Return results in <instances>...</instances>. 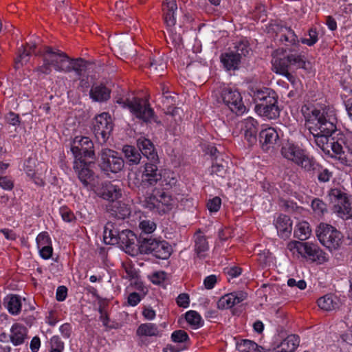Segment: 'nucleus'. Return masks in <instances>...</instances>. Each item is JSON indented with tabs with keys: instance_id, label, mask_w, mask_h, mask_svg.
I'll list each match as a JSON object with an SVG mask.
<instances>
[{
	"instance_id": "23",
	"label": "nucleus",
	"mask_w": 352,
	"mask_h": 352,
	"mask_svg": "<svg viewBox=\"0 0 352 352\" xmlns=\"http://www.w3.org/2000/svg\"><path fill=\"white\" fill-rule=\"evenodd\" d=\"M259 140L262 149L267 151L273 148L279 140L277 131L274 128H267L262 130L259 134Z\"/></svg>"
},
{
	"instance_id": "16",
	"label": "nucleus",
	"mask_w": 352,
	"mask_h": 352,
	"mask_svg": "<svg viewBox=\"0 0 352 352\" xmlns=\"http://www.w3.org/2000/svg\"><path fill=\"white\" fill-rule=\"evenodd\" d=\"M71 151L74 155L75 160H84L94 157V143L88 137H76L73 141Z\"/></svg>"
},
{
	"instance_id": "47",
	"label": "nucleus",
	"mask_w": 352,
	"mask_h": 352,
	"mask_svg": "<svg viewBox=\"0 0 352 352\" xmlns=\"http://www.w3.org/2000/svg\"><path fill=\"white\" fill-rule=\"evenodd\" d=\"M234 49L236 50L235 54H239L240 58L242 56H248L251 52L249 43L246 40H241L239 42H236L234 45Z\"/></svg>"
},
{
	"instance_id": "42",
	"label": "nucleus",
	"mask_w": 352,
	"mask_h": 352,
	"mask_svg": "<svg viewBox=\"0 0 352 352\" xmlns=\"http://www.w3.org/2000/svg\"><path fill=\"white\" fill-rule=\"evenodd\" d=\"M185 318L187 322L194 329H198L204 324V321L200 314L196 311L190 310L187 311Z\"/></svg>"
},
{
	"instance_id": "46",
	"label": "nucleus",
	"mask_w": 352,
	"mask_h": 352,
	"mask_svg": "<svg viewBox=\"0 0 352 352\" xmlns=\"http://www.w3.org/2000/svg\"><path fill=\"white\" fill-rule=\"evenodd\" d=\"M309 38H302L300 42L309 47L314 45L318 41V32L316 27H311L308 30Z\"/></svg>"
},
{
	"instance_id": "15",
	"label": "nucleus",
	"mask_w": 352,
	"mask_h": 352,
	"mask_svg": "<svg viewBox=\"0 0 352 352\" xmlns=\"http://www.w3.org/2000/svg\"><path fill=\"white\" fill-rule=\"evenodd\" d=\"M129 111L137 118L146 123L151 122L155 116L154 110L151 107L149 101L146 98L133 96Z\"/></svg>"
},
{
	"instance_id": "13",
	"label": "nucleus",
	"mask_w": 352,
	"mask_h": 352,
	"mask_svg": "<svg viewBox=\"0 0 352 352\" xmlns=\"http://www.w3.org/2000/svg\"><path fill=\"white\" fill-rule=\"evenodd\" d=\"M221 97L226 105L236 115H242L246 110L240 92L234 87L224 85L221 89Z\"/></svg>"
},
{
	"instance_id": "48",
	"label": "nucleus",
	"mask_w": 352,
	"mask_h": 352,
	"mask_svg": "<svg viewBox=\"0 0 352 352\" xmlns=\"http://www.w3.org/2000/svg\"><path fill=\"white\" fill-rule=\"evenodd\" d=\"M122 267L126 273V275L123 276V278L130 280L139 278L138 271L135 270L133 265L131 262L128 261L122 263Z\"/></svg>"
},
{
	"instance_id": "50",
	"label": "nucleus",
	"mask_w": 352,
	"mask_h": 352,
	"mask_svg": "<svg viewBox=\"0 0 352 352\" xmlns=\"http://www.w3.org/2000/svg\"><path fill=\"white\" fill-rule=\"evenodd\" d=\"M56 61L57 63L55 65L54 69L58 72H65V69L67 68V65L69 61V56L61 51Z\"/></svg>"
},
{
	"instance_id": "20",
	"label": "nucleus",
	"mask_w": 352,
	"mask_h": 352,
	"mask_svg": "<svg viewBox=\"0 0 352 352\" xmlns=\"http://www.w3.org/2000/svg\"><path fill=\"white\" fill-rule=\"evenodd\" d=\"M97 195L111 203L122 197V190L119 186L113 184L111 182H105L97 189Z\"/></svg>"
},
{
	"instance_id": "26",
	"label": "nucleus",
	"mask_w": 352,
	"mask_h": 352,
	"mask_svg": "<svg viewBox=\"0 0 352 352\" xmlns=\"http://www.w3.org/2000/svg\"><path fill=\"white\" fill-rule=\"evenodd\" d=\"M28 330L24 325L14 323L10 329V340L14 346L21 345L28 338Z\"/></svg>"
},
{
	"instance_id": "59",
	"label": "nucleus",
	"mask_w": 352,
	"mask_h": 352,
	"mask_svg": "<svg viewBox=\"0 0 352 352\" xmlns=\"http://www.w3.org/2000/svg\"><path fill=\"white\" fill-rule=\"evenodd\" d=\"M0 187L6 190H12L14 188V182L8 176H0Z\"/></svg>"
},
{
	"instance_id": "41",
	"label": "nucleus",
	"mask_w": 352,
	"mask_h": 352,
	"mask_svg": "<svg viewBox=\"0 0 352 352\" xmlns=\"http://www.w3.org/2000/svg\"><path fill=\"white\" fill-rule=\"evenodd\" d=\"M318 307L325 311H331L335 309L337 307V302L335 300V298L329 294L325 295L320 298L317 300Z\"/></svg>"
},
{
	"instance_id": "31",
	"label": "nucleus",
	"mask_w": 352,
	"mask_h": 352,
	"mask_svg": "<svg viewBox=\"0 0 352 352\" xmlns=\"http://www.w3.org/2000/svg\"><path fill=\"white\" fill-rule=\"evenodd\" d=\"M88 61L82 58H72L69 56V61L65 73L75 72L79 78L82 76L87 70Z\"/></svg>"
},
{
	"instance_id": "63",
	"label": "nucleus",
	"mask_w": 352,
	"mask_h": 352,
	"mask_svg": "<svg viewBox=\"0 0 352 352\" xmlns=\"http://www.w3.org/2000/svg\"><path fill=\"white\" fill-rule=\"evenodd\" d=\"M217 283V277L216 275H210L205 278L204 280V287L207 289H212L214 287Z\"/></svg>"
},
{
	"instance_id": "38",
	"label": "nucleus",
	"mask_w": 352,
	"mask_h": 352,
	"mask_svg": "<svg viewBox=\"0 0 352 352\" xmlns=\"http://www.w3.org/2000/svg\"><path fill=\"white\" fill-rule=\"evenodd\" d=\"M122 151L126 163L130 166L137 165L140 162L142 157L139 150L135 147L131 145H125L123 146Z\"/></svg>"
},
{
	"instance_id": "54",
	"label": "nucleus",
	"mask_w": 352,
	"mask_h": 352,
	"mask_svg": "<svg viewBox=\"0 0 352 352\" xmlns=\"http://www.w3.org/2000/svg\"><path fill=\"white\" fill-rule=\"evenodd\" d=\"M171 339L174 342L183 343L189 340V336L185 331L177 330L171 334Z\"/></svg>"
},
{
	"instance_id": "60",
	"label": "nucleus",
	"mask_w": 352,
	"mask_h": 352,
	"mask_svg": "<svg viewBox=\"0 0 352 352\" xmlns=\"http://www.w3.org/2000/svg\"><path fill=\"white\" fill-rule=\"evenodd\" d=\"M6 122L11 125L16 126L21 122L19 115L10 111L5 117Z\"/></svg>"
},
{
	"instance_id": "33",
	"label": "nucleus",
	"mask_w": 352,
	"mask_h": 352,
	"mask_svg": "<svg viewBox=\"0 0 352 352\" xmlns=\"http://www.w3.org/2000/svg\"><path fill=\"white\" fill-rule=\"evenodd\" d=\"M275 226L277 229L278 235L281 238L289 237L292 232V221L287 215L283 214H280L275 221Z\"/></svg>"
},
{
	"instance_id": "25",
	"label": "nucleus",
	"mask_w": 352,
	"mask_h": 352,
	"mask_svg": "<svg viewBox=\"0 0 352 352\" xmlns=\"http://www.w3.org/2000/svg\"><path fill=\"white\" fill-rule=\"evenodd\" d=\"M241 129L244 131L245 140L250 144L256 142L258 122L252 117H248L241 122Z\"/></svg>"
},
{
	"instance_id": "32",
	"label": "nucleus",
	"mask_w": 352,
	"mask_h": 352,
	"mask_svg": "<svg viewBox=\"0 0 352 352\" xmlns=\"http://www.w3.org/2000/svg\"><path fill=\"white\" fill-rule=\"evenodd\" d=\"M299 343V336L291 334L284 339L272 352H294Z\"/></svg>"
},
{
	"instance_id": "49",
	"label": "nucleus",
	"mask_w": 352,
	"mask_h": 352,
	"mask_svg": "<svg viewBox=\"0 0 352 352\" xmlns=\"http://www.w3.org/2000/svg\"><path fill=\"white\" fill-rule=\"evenodd\" d=\"M311 208L317 216H322L327 212V205L321 199L315 198L311 202Z\"/></svg>"
},
{
	"instance_id": "24",
	"label": "nucleus",
	"mask_w": 352,
	"mask_h": 352,
	"mask_svg": "<svg viewBox=\"0 0 352 352\" xmlns=\"http://www.w3.org/2000/svg\"><path fill=\"white\" fill-rule=\"evenodd\" d=\"M137 236L129 230H123L118 236V245L125 250L126 252L133 251L137 246L136 242H138Z\"/></svg>"
},
{
	"instance_id": "3",
	"label": "nucleus",
	"mask_w": 352,
	"mask_h": 352,
	"mask_svg": "<svg viewBox=\"0 0 352 352\" xmlns=\"http://www.w3.org/2000/svg\"><path fill=\"white\" fill-rule=\"evenodd\" d=\"M177 182L175 177H166L161 186L155 187L152 193L145 198L146 207L160 214L171 210L174 199L168 190L176 185Z\"/></svg>"
},
{
	"instance_id": "52",
	"label": "nucleus",
	"mask_w": 352,
	"mask_h": 352,
	"mask_svg": "<svg viewBox=\"0 0 352 352\" xmlns=\"http://www.w3.org/2000/svg\"><path fill=\"white\" fill-rule=\"evenodd\" d=\"M315 173L318 174V179L320 182H327L333 176L332 172L329 171L327 168L319 165L318 170H316Z\"/></svg>"
},
{
	"instance_id": "40",
	"label": "nucleus",
	"mask_w": 352,
	"mask_h": 352,
	"mask_svg": "<svg viewBox=\"0 0 352 352\" xmlns=\"http://www.w3.org/2000/svg\"><path fill=\"white\" fill-rule=\"evenodd\" d=\"M311 230L307 221H302L297 224L294 230V236L300 241L307 239L311 235Z\"/></svg>"
},
{
	"instance_id": "21",
	"label": "nucleus",
	"mask_w": 352,
	"mask_h": 352,
	"mask_svg": "<svg viewBox=\"0 0 352 352\" xmlns=\"http://www.w3.org/2000/svg\"><path fill=\"white\" fill-rule=\"evenodd\" d=\"M306 151L298 145L292 142H287L281 148L282 155L288 160L297 164Z\"/></svg>"
},
{
	"instance_id": "14",
	"label": "nucleus",
	"mask_w": 352,
	"mask_h": 352,
	"mask_svg": "<svg viewBox=\"0 0 352 352\" xmlns=\"http://www.w3.org/2000/svg\"><path fill=\"white\" fill-rule=\"evenodd\" d=\"M113 129V123L109 113L104 112L95 117L93 131L100 144L105 143Z\"/></svg>"
},
{
	"instance_id": "8",
	"label": "nucleus",
	"mask_w": 352,
	"mask_h": 352,
	"mask_svg": "<svg viewBox=\"0 0 352 352\" xmlns=\"http://www.w3.org/2000/svg\"><path fill=\"white\" fill-rule=\"evenodd\" d=\"M287 248L292 254L297 253L312 262L322 263L327 261L325 253L317 245L311 243L292 241L288 243Z\"/></svg>"
},
{
	"instance_id": "39",
	"label": "nucleus",
	"mask_w": 352,
	"mask_h": 352,
	"mask_svg": "<svg viewBox=\"0 0 352 352\" xmlns=\"http://www.w3.org/2000/svg\"><path fill=\"white\" fill-rule=\"evenodd\" d=\"M296 165L300 166L307 172L315 174L316 170L319 168L320 164L313 157L305 153Z\"/></svg>"
},
{
	"instance_id": "1",
	"label": "nucleus",
	"mask_w": 352,
	"mask_h": 352,
	"mask_svg": "<svg viewBox=\"0 0 352 352\" xmlns=\"http://www.w3.org/2000/svg\"><path fill=\"white\" fill-rule=\"evenodd\" d=\"M307 123L314 124L315 142L325 153H330V138L336 130L338 119L336 109L330 106L304 104L300 110Z\"/></svg>"
},
{
	"instance_id": "51",
	"label": "nucleus",
	"mask_w": 352,
	"mask_h": 352,
	"mask_svg": "<svg viewBox=\"0 0 352 352\" xmlns=\"http://www.w3.org/2000/svg\"><path fill=\"white\" fill-rule=\"evenodd\" d=\"M60 214L63 220L67 223L75 222L76 217L74 212L67 206H63L60 208Z\"/></svg>"
},
{
	"instance_id": "37",
	"label": "nucleus",
	"mask_w": 352,
	"mask_h": 352,
	"mask_svg": "<svg viewBox=\"0 0 352 352\" xmlns=\"http://www.w3.org/2000/svg\"><path fill=\"white\" fill-rule=\"evenodd\" d=\"M120 232L116 228L115 223L108 222L104 229V241L107 244L111 245L118 243V236H119Z\"/></svg>"
},
{
	"instance_id": "7",
	"label": "nucleus",
	"mask_w": 352,
	"mask_h": 352,
	"mask_svg": "<svg viewBox=\"0 0 352 352\" xmlns=\"http://www.w3.org/2000/svg\"><path fill=\"white\" fill-rule=\"evenodd\" d=\"M272 65L276 74H282L288 71L305 68L306 60L305 56L298 53L291 52L283 57L278 56L276 54H273Z\"/></svg>"
},
{
	"instance_id": "18",
	"label": "nucleus",
	"mask_w": 352,
	"mask_h": 352,
	"mask_svg": "<svg viewBox=\"0 0 352 352\" xmlns=\"http://www.w3.org/2000/svg\"><path fill=\"white\" fill-rule=\"evenodd\" d=\"M89 166L90 162H87L85 160H74V170L85 188H91L96 178L95 173L90 169Z\"/></svg>"
},
{
	"instance_id": "11",
	"label": "nucleus",
	"mask_w": 352,
	"mask_h": 352,
	"mask_svg": "<svg viewBox=\"0 0 352 352\" xmlns=\"http://www.w3.org/2000/svg\"><path fill=\"white\" fill-rule=\"evenodd\" d=\"M100 157L99 166L101 170L107 174L119 173L124 168V160L116 151L103 148L100 153Z\"/></svg>"
},
{
	"instance_id": "35",
	"label": "nucleus",
	"mask_w": 352,
	"mask_h": 352,
	"mask_svg": "<svg viewBox=\"0 0 352 352\" xmlns=\"http://www.w3.org/2000/svg\"><path fill=\"white\" fill-rule=\"evenodd\" d=\"M221 62L227 70H235L239 68L241 58L239 54L233 52H225L220 56Z\"/></svg>"
},
{
	"instance_id": "57",
	"label": "nucleus",
	"mask_w": 352,
	"mask_h": 352,
	"mask_svg": "<svg viewBox=\"0 0 352 352\" xmlns=\"http://www.w3.org/2000/svg\"><path fill=\"white\" fill-rule=\"evenodd\" d=\"M166 278V274L163 271L155 272L149 276L150 280L155 285H160Z\"/></svg>"
},
{
	"instance_id": "62",
	"label": "nucleus",
	"mask_w": 352,
	"mask_h": 352,
	"mask_svg": "<svg viewBox=\"0 0 352 352\" xmlns=\"http://www.w3.org/2000/svg\"><path fill=\"white\" fill-rule=\"evenodd\" d=\"M177 304L179 307L186 308L189 306L190 299L187 294H180L176 300Z\"/></svg>"
},
{
	"instance_id": "12",
	"label": "nucleus",
	"mask_w": 352,
	"mask_h": 352,
	"mask_svg": "<svg viewBox=\"0 0 352 352\" xmlns=\"http://www.w3.org/2000/svg\"><path fill=\"white\" fill-rule=\"evenodd\" d=\"M166 177H175L174 173L164 172L162 173L156 165V162L146 163L142 174L141 185L144 187L161 186Z\"/></svg>"
},
{
	"instance_id": "61",
	"label": "nucleus",
	"mask_w": 352,
	"mask_h": 352,
	"mask_svg": "<svg viewBox=\"0 0 352 352\" xmlns=\"http://www.w3.org/2000/svg\"><path fill=\"white\" fill-rule=\"evenodd\" d=\"M51 349H56L63 351L64 349V343L60 338L57 336H53L50 340Z\"/></svg>"
},
{
	"instance_id": "45",
	"label": "nucleus",
	"mask_w": 352,
	"mask_h": 352,
	"mask_svg": "<svg viewBox=\"0 0 352 352\" xmlns=\"http://www.w3.org/2000/svg\"><path fill=\"white\" fill-rule=\"evenodd\" d=\"M228 169L227 162L221 160L219 162L217 158H215V161L213 162L210 168V173L212 175H216L221 177H224Z\"/></svg>"
},
{
	"instance_id": "64",
	"label": "nucleus",
	"mask_w": 352,
	"mask_h": 352,
	"mask_svg": "<svg viewBox=\"0 0 352 352\" xmlns=\"http://www.w3.org/2000/svg\"><path fill=\"white\" fill-rule=\"evenodd\" d=\"M242 269L238 266H233L225 269V273L230 278H236L241 274Z\"/></svg>"
},
{
	"instance_id": "36",
	"label": "nucleus",
	"mask_w": 352,
	"mask_h": 352,
	"mask_svg": "<svg viewBox=\"0 0 352 352\" xmlns=\"http://www.w3.org/2000/svg\"><path fill=\"white\" fill-rule=\"evenodd\" d=\"M161 334L157 325L155 323L141 324L136 330V335L139 337H158Z\"/></svg>"
},
{
	"instance_id": "34",
	"label": "nucleus",
	"mask_w": 352,
	"mask_h": 352,
	"mask_svg": "<svg viewBox=\"0 0 352 352\" xmlns=\"http://www.w3.org/2000/svg\"><path fill=\"white\" fill-rule=\"evenodd\" d=\"M3 304L8 312L13 316H17L21 311V298L19 295L9 294L6 296L3 299Z\"/></svg>"
},
{
	"instance_id": "22",
	"label": "nucleus",
	"mask_w": 352,
	"mask_h": 352,
	"mask_svg": "<svg viewBox=\"0 0 352 352\" xmlns=\"http://www.w3.org/2000/svg\"><path fill=\"white\" fill-rule=\"evenodd\" d=\"M177 10L176 0H164L162 12L164 23L168 28L173 27L176 23L175 12Z\"/></svg>"
},
{
	"instance_id": "10",
	"label": "nucleus",
	"mask_w": 352,
	"mask_h": 352,
	"mask_svg": "<svg viewBox=\"0 0 352 352\" xmlns=\"http://www.w3.org/2000/svg\"><path fill=\"white\" fill-rule=\"evenodd\" d=\"M316 233L320 243L331 250L338 249L342 244V233L331 225L320 223Z\"/></svg>"
},
{
	"instance_id": "9",
	"label": "nucleus",
	"mask_w": 352,
	"mask_h": 352,
	"mask_svg": "<svg viewBox=\"0 0 352 352\" xmlns=\"http://www.w3.org/2000/svg\"><path fill=\"white\" fill-rule=\"evenodd\" d=\"M330 201L333 204V212L343 219H349L352 217V210L348 195L344 188H331L328 192Z\"/></svg>"
},
{
	"instance_id": "43",
	"label": "nucleus",
	"mask_w": 352,
	"mask_h": 352,
	"mask_svg": "<svg viewBox=\"0 0 352 352\" xmlns=\"http://www.w3.org/2000/svg\"><path fill=\"white\" fill-rule=\"evenodd\" d=\"M237 347L239 350L243 352H261V349H263L254 341L247 339L241 340L240 342H237Z\"/></svg>"
},
{
	"instance_id": "44",
	"label": "nucleus",
	"mask_w": 352,
	"mask_h": 352,
	"mask_svg": "<svg viewBox=\"0 0 352 352\" xmlns=\"http://www.w3.org/2000/svg\"><path fill=\"white\" fill-rule=\"evenodd\" d=\"M99 312L100 314V320L102 322L103 326L105 327L106 330L108 331L120 328V324L117 322L111 321L109 314L103 307H100Z\"/></svg>"
},
{
	"instance_id": "30",
	"label": "nucleus",
	"mask_w": 352,
	"mask_h": 352,
	"mask_svg": "<svg viewBox=\"0 0 352 352\" xmlns=\"http://www.w3.org/2000/svg\"><path fill=\"white\" fill-rule=\"evenodd\" d=\"M107 211L112 217L119 219H124L129 217L131 211L129 208L124 203L116 200L107 206Z\"/></svg>"
},
{
	"instance_id": "4",
	"label": "nucleus",
	"mask_w": 352,
	"mask_h": 352,
	"mask_svg": "<svg viewBox=\"0 0 352 352\" xmlns=\"http://www.w3.org/2000/svg\"><path fill=\"white\" fill-rule=\"evenodd\" d=\"M252 99L256 104L254 110L258 115L270 120L276 119L279 116L278 96L274 91L263 87L252 89Z\"/></svg>"
},
{
	"instance_id": "29",
	"label": "nucleus",
	"mask_w": 352,
	"mask_h": 352,
	"mask_svg": "<svg viewBox=\"0 0 352 352\" xmlns=\"http://www.w3.org/2000/svg\"><path fill=\"white\" fill-rule=\"evenodd\" d=\"M195 242V252L197 256L200 258L206 256V252L209 250V245L206 235L199 229L193 236Z\"/></svg>"
},
{
	"instance_id": "28",
	"label": "nucleus",
	"mask_w": 352,
	"mask_h": 352,
	"mask_svg": "<svg viewBox=\"0 0 352 352\" xmlns=\"http://www.w3.org/2000/svg\"><path fill=\"white\" fill-rule=\"evenodd\" d=\"M89 96L93 101L106 102L111 97V90L104 84H94L89 91Z\"/></svg>"
},
{
	"instance_id": "6",
	"label": "nucleus",
	"mask_w": 352,
	"mask_h": 352,
	"mask_svg": "<svg viewBox=\"0 0 352 352\" xmlns=\"http://www.w3.org/2000/svg\"><path fill=\"white\" fill-rule=\"evenodd\" d=\"M138 249L142 254H151L159 259H168L172 254L170 244L163 239L144 237L142 234L138 241Z\"/></svg>"
},
{
	"instance_id": "17",
	"label": "nucleus",
	"mask_w": 352,
	"mask_h": 352,
	"mask_svg": "<svg viewBox=\"0 0 352 352\" xmlns=\"http://www.w3.org/2000/svg\"><path fill=\"white\" fill-rule=\"evenodd\" d=\"M273 30L280 43L287 47L290 52L299 48L300 40L290 27L277 24L274 25Z\"/></svg>"
},
{
	"instance_id": "5",
	"label": "nucleus",
	"mask_w": 352,
	"mask_h": 352,
	"mask_svg": "<svg viewBox=\"0 0 352 352\" xmlns=\"http://www.w3.org/2000/svg\"><path fill=\"white\" fill-rule=\"evenodd\" d=\"M330 140L334 157L344 165L352 166V137L336 130Z\"/></svg>"
},
{
	"instance_id": "58",
	"label": "nucleus",
	"mask_w": 352,
	"mask_h": 352,
	"mask_svg": "<svg viewBox=\"0 0 352 352\" xmlns=\"http://www.w3.org/2000/svg\"><path fill=\"white\" fill-rule=\"evenodd\" d=\"M221 205V199L219 197L209 199L207 202V208L210 212H216L219 211Z\"/></svg>"
},
{
	"instance_id": "2",
	"label": "nucleus",
	"mask_w": 352,
	"mask_h": 352,
	"mask_svg": "<svg viewBox=\"0 0 352 352\" xmlns=\"http://www.w3.org/2000/svg\"><path fill=\"white\" fill-rule=\"evenodd\" d=\"M36 45L34 43H26L19 48L17 56L14 58V67L16 69L22 67L29 61L30 56L34 54L38 58H41L42 63L38 62L33 71L38 76L48 75L52 72V67L54 69L61 50L51 46H44L36 51Z\"/></svg>"
},
{
	"instance_id": "56",
	"label": "nucleus",
	"mask_w": 352,
	"mask_h": 352,
	"mask_svg": "<svg viewBox=\"0 0 352 352\" xmlns=\"http://www.w3.org/2000/svg\"><path fill=\"white\" fill-rule=\"evenodd\" d=\"M36 240L38 248L52 244L51 238L47 232H41Z\"/></svg>"
},
{
	"instance_id": "53",
	"label": "nucleus",
	"mask_w": 352,
	"mask_h": 352,
	"mask_svg": "<svg viewBox=\"0 0 352 352\" xmlns=\"http://www.w3.org/2000/svg\"><path fill=\"white\" fill-rule=\"evenodd\" d=\"M156 224L151 220H142L140 222L139 228L144 234H151L156 229Z\"/></svg>"
},
{
	"instance_id": "27",
	"label": "nucleus",
	"mask_w": 352,
	"mask_h": 352,
	"mask_svg": "<svg viewBox=\"0 0 352 352\" xmlns=\"http://www.w3.org/2000/svg\"><path fill=\"white\" fill-rule=\"evenodd\" d=\"M137 145L139 151L148 160L153 162H158L157 153L155 151L153 142L150 140L145 138H140L137 141Z\"/></svg>"
},
{
	"instance_id": "55",
	"label": "nucleus",
	"mask_w": 352,
	"mask_h": 352,
	"mask_svg": "<svg viewBox=\"0 0 352 352\" xmlns=\"http://www.w3.org/2000/svg\"><path fill=\"white\" fill-rule=\"evenodd\" d=\"M115 102L121 107L129 109L130 105L132 103V97L129 94L126 95H118L115 98Z\"/></svg>"
},
{
	"instance_id": "19",
	"label": "nucleus",
	"mask_w": 352,
	"mask_h": 352,
	"mask_svg": "<svg viewBox=\"0 0 352 352\" xmlns=\"http://www.w3.org/2000/svg\"><path fill=\"white\" fill-rule=\"evenodd\" d=\"M248 298V294L243 291L234 292L221 296L217 301V308L227 309L238 305Z\"/></svg>"
}]
</instances>
